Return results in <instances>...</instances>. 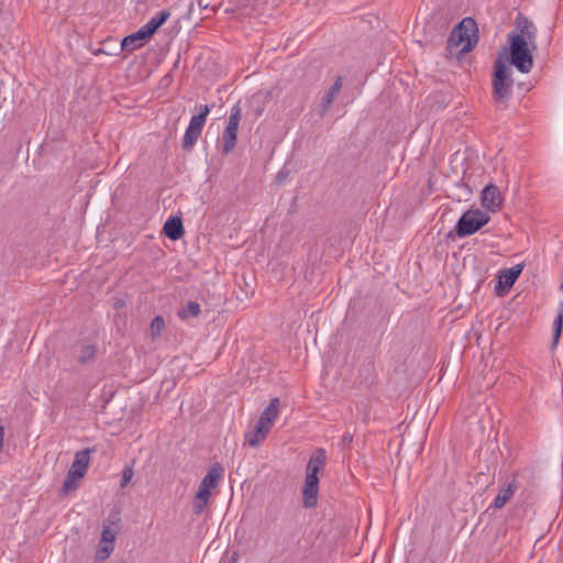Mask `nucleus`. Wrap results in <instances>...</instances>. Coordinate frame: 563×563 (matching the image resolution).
Masks as SVG:
<instances>
[{
  "label": "nucleus",
  "mask_w": 563,
  "mask_h": 563,
  "mask_svg": "<svg viewBox=\"0 0 563 563\" xmlns=\"http://www.w3.org/2000/svg\"><path fill=\"white\" fill-rule=\"evenodd\" d=\"M517 29L519 32L508 34L509 48L504 53L509 54L508 58L520 73L527 74L533 66V51L536 48V26L525 18H518Z\"/></svg>",
  "instance_id": "obj_1"
},
{
  "label": "nucleus",
  "mask_w": 563,
  "mask_h": 563,
  "mask_svg": "<svg viewBox=\"0 0 563 563\" xmlns=\"http://www.w3.org/2000/svg\"><path fill=\"white\" fill-rule=\"evenodd\" d=\"M343 79L342 77H338L333 85L330 87L328 92L321 98L319 106H318V114L320 117H323L329 109L331 108L334 99L339 95L341 88H342Z\"/></svg>",
  "instance_id": "obj_11"
},
{
  "label": "nucleus",
  "mask_w": 563,
  "mask_h": 563,
  "mask_svg": "<svg viewBox=\"0 0 563 563\" xmlns=\"http://www.w3.org/2000/svg\"><path fill=\"white\" fill-rule=\"evenodd\" d=\"M201 307L197 301H188L185 306H183L178 312L177 316L179 319L187 321L190 318H196L200 314Z\"/></svg>",
  "instance_id": "obj_20"
},
{
  "label": "nucleus",
  "mask_w": 563,
  "mask_h": 563,
  "mask_svg": "<svg viewBox=\"0 0 563 563\" xmlns=\"http://www.w3.org/2000/svg\"><path fill=\"white\" fill-rule=\"evenodd\" d=\"M562 328H563V302H561L558 316L553 321V340H552L553 349L559 344L560 336L562 333Z\"/></svg>",
  "instance_id": "obj_22"
},
{
  "label": "nucleus",
  "mask_w": 563,
  "mask_h": 563,
  "mask_svg": "<svg viewBox=\"0 0 563 563\" xmlns=\"http://www.w3.org/2000/svg\"><path fill=\"white\" fill-rule=\"evenodd\" d=\"M517 490V485L515 482L505 484L497 496L495 497L492 506L496 509L503 508L514 496Z\"/></svg>",
  "instance_id": "obj_16"
},
{
  "label": "nucleus",
  "mask_w": 563,
  "mask_h": 563,
  "mask_svg": "<svg viewBox=\"0 0 563 563\" xmlns=\"http://www.w3.org/2000/svg\"><path fill=\"white\" fill-rule=\"evenodd\" d=\"M213 104H205L199 107V113L190 119L183 137V148L189 151L198 141L201 131L206 124L208 114L210 113Z\"/></svg>",
  "instance_id": "obj_3"
},
{
  "label": "nucleus",
  "mask_w": 563,
  "mask_h": 563,
  "mask_svg": "<svg viewBox=\"0 0 563 563\" xmlns=\"http://www.w3.org/2000/svg\"><path fill=\"white\" fill-rule=\"evenodd\" d=\"M210 490L211 489L199 485L192 503V510L196 515L202 514L206 509L210 498Z\"/></svg>",
  "instance_id": "obj_18"
},
{
  "label": "nucleus",
  "mask_w": 563,
  "mask_h": 563,
  "mask_svg": "<svg viewBox=\"0 0 563 563\" xmlns=\"http://www.w3.org/2000/svg\"><path fill=\"white\" fill-rule=\"evenodd\" d=\"M163 231L164 234L172 241L179 240L184 235V225L181 219L178 217L169 218L165 222Z\"/></svg>",
  "instance_id": "obj_14"
},
{
  "label": "nucleus",
  "mask_w": 563,
  "mask_h": 563,
  "mask_svg": "<svg viewBox=\"0 0 563 563\" xmlns=\"http://www.w3.org/2000/svg\"><path fill=\"white\" fill-rule=\"evenodd\" d=\"M93 451V449H85L81 451H78L75 454L73 464L69 468V471H76L79 473H82V477L86 475L89 464H90V453Z\"/></svg>",
  "instance_id": "obj_15"
},
{
  "label": "nucleus",
  "mask_w": 563,
  "mask_h": 563,
  "mask_svg": "<svg viewBox=\"0 0 563 563\" xmlns=\"http://www.w3.org/2000/svg\"><path fill=\"white\" fill-rule=\"evenodd\" d=\"M165 328V320L162 316H156L151 322V335L155 340L162 333Z\"/></svg>",
  "instance_id": "obj_25"
},
{
  "label": "nucleus",
  "mask_w": 563,
  "mask_h": 563,
  "mask_svg": "<svg viewBox=\"0 0 563 563\" xmlns=\"http://www.w3.org/2000/svg\"><path fill=\"white\" fill-rule=\"evenodd\" d=\"M279 404V398L276 397L271 399L268 406L261 413L257 421L263 422V424L272 429L273 422L278 416Z\"/></svg>",
  "instance_id": "obj_17"
},
{
  "label": "nucleus",
  "mask_w": 563,
  "mask_h": 563,
  "mask_svg": "<svg viewBox=\"0 0 563 563\" xmlns=\"http://www.w3.org/2000/svg\"><path fill=\"white\" fill-rule=\"evenodd\" d=\"M151 37L152 35L146 31L144 26H142L136 32L123 37L121 42V48L122 51L132 53L135 49L142 47Z\"/></svg>",
  "instance_id": "obj_10"
},
{
  "label": "nucleus",
  "mask_w": 563,
  "mask_h": 563,
  "mask_svg": "<svg viewBox=\"0 0 563 563\" xmlns=\"http://www.w3.org/2000/svg\"><path fill=\"white\" fill-rule=\"evenodd\" d=\"M327 463V453L324 449H317L310 456L306 467V478L302 488V504L306 508H312L317 505L319 492L318 474L323 470Z\"/></svg>",
  "instance_id": "obj_2"
},
{
  "label": "nucleus",
  "mask_w": 563,
  "mask_h": 563,
  "mask_svg": "<svg viewBox=\"0 0 563 563\" xmlns=\"http://www.w3.org/2000/svg\"><path fill=\"white\" fill-rule=\"evenodd\" d=\"M96 346L91 344L82 345L78 355V361L82 364L91 362L96 356Z\"/></svg>",
  "instance_id": "obj_24"
},
{
  "label": "nucleus",
  "mask_w": 563,
  "mask_h": 563,
  "mask_svg": "<svg viewBox=\"0 0 563 563\" xmlns=\"http://www.w3.org/2000/svg\"><path fill=\"white\" fill-rule=\"evenodd\" d=\"M114 540H115V531L112 530L110 527H103L102 532H101L100 542L109 543V544L113 545Z\"/></svg>",
  "instance_id": "obj_27"
},
{
  "label": "nucleus",
  "mask_w": 563,
  "mask_h": 563,
  "mask_svg": "<svg viewBox=\"0 0 563 563\" xmlns=\"http://www.w3.org/2000/svg\"><path fill=\"white\" fill-rule=\"evenodd\" d=\"M504 196L496 185L489 184L485 186L481 194V202L484 211L496 213L504 205Z\"/></svg>",
  "instance_id": "obj_8"
},
{
  "label": "nucleus",
  "mask_w": 563,
  "mask_h": 563,
  "mask_svg": "<svg viewBox=\"0 0 563 563\" xmlns=\"http://www.w3.org/2000/svg\"><path fill=\"white\" fill-rule=\"evenodd\" d=\"M479 42V30L472 18L460 21V54L470 53Z\"/></svg>",
  "instance_id": "obj_7"
},
{
  "label": "nucleus",
  "mask_w": 563,
  "mask_h": 563,
  "mask_svg": "<svg viewBox=\"0 0 563 563\" xmlns=\"http://www.w3.org/2000/svg\"><path fill=\"white\" fill-rule=\"evenodd\" d=\"M132 477H133V468L130 466L124 467L122 471L120 486L122 488L125 487L131 482Z\"/></svg>",
  "instance_id": "obj_28"
},
{
  "label": "nucleus",
  "mask_w": 563,
  "mask_h": 563,
  "mask_svg": "<svg viewBox=\"0 0 563 563\" xmlns=\"http://www.w3.org/2000/svg\"><path fill=\"white\" fill-rule=\"evenodd\" d=\"M82 478V473L76 472V471H69L67 472L66 478L63 483V487L60 492L63 494H67L71 490L77 489L79 485V481Z\"/></svg>",
  "instance_id": "obj_21"
},
{
  "label": "nucleus",
  "mask_w": 563,
  "mask_h": 563,
  "mask_svg": "<svg viewBox=\"0 0 563 563\" xmlns=\"http://www.w3.org/2000/svg\"><path fill=\"white\" fill-rule=\"evenodd\" d=\"M242 119V110L239 103L234 104L229 114L227 126L222 133L221 146L222 153L228 155L236 146L238 130Z\"/></svg>",
  "instance_id": "obj_4"
},
{
  "label": "nucleus",
  "mask_w": 563,
  "mask_h": 563,
  "mask_svg": "<svg viewBox=\"0 0 563 563\" xmlns=\"http://www.w3.org/2000/svg\"><path fill=\"white\" fill-rule=\"evenodd\" d=\"M490 220L489 214L478 208L470 209L460 217V238L479 231Z\"/></svg>",
  "instance_id": "obj_5"
},
{
  "label": "nucleus",
  "mask_w": 563,
  "mask_h": 563,
  "mask_svg": "<svg viewBox=\"0 0 563 563\" xmlns=\"http://www.w3.org/2000/svg\"><path fill=\"white\" fill-rule=\"evenodd\" d=\"M523 267V264H517L510 268L499 271L496 292L498 295H504L506 291H508L522 273Z\"/></svg>",
  "instance_id": "obj_9"
},
{
  "label": "nucleus",
  "mask_w": 563,
  "mask_h": 563,
  "mask_svg": "<svg viewBox=\"0 0 563 563\" xmlns=\"http://www.w3.org/2000/svg\"><path fill=\"white\" fill-rule=\"evenodd\" d=\"M512 80L509 67L499 57L495 63V71L493 77L494 95L498 99L506 98L511 89Z\"/></svg>",
  "instance_id": "obj_6"
},
{
  "label": "nucleus",
  "mask_w": 563,
  "mask_h": 563,
  "mask_svg": "<svg viewBox=\"0 0 563 563\" xmlns=\"http://www.w3.org/2000/svg\"><path fill=\"white\" fill-rule=\"evenodd\" d=\"M113 549L114 547L112 544L99 542L98 549L96 551V559L99 561L108 559L111 555Z\"/></svg>",
  "instance_id": "obj_26"
},
{
  "label": "nucleus",
  "mask_w": 563,
  "mask_h": 563,
  "mask_svg": "<svg viewBox=\"0 0 563 563\" xmlns=\"http://www.w3.org/2000/svg\"><path fill=\"white\" fill-rule=\"evenodd\" d=\"M223 466L220 463H214L210 466L208 473L205 475L199 485L209 489H213L218 486L219 481L223 476Z\"/></svg>",
  "instance_id": "obj_13"
},
{
  "label": "nucleus",
  "mask_w": 563,
  "mask_h": 563,
  "mask_svg": "<svg viewBox=\"0 0 563 563\" xmlns=\"http://www.w3.org/2000/svg\"><path fill=\"white\" fill-rule=\"evenodd\" d=\"M446 51L450 57L457 56V24H455L448 38Z\"/></svg>",
  "instance_id": "obj_23"
},
{
  "label": "nucleus",
  "mask_w": 563,
  "mask_h": 563,
  "mask_svg": "<svg viewBox=\"0 0 563 563\" xmlns=\"http://www.w3.org/2000/svg\"><path fill=\"white\" fill-rule=\"evenodd\" d=\"M271 428L263 424V422H256L251 431L245 433V442L252 446H257L263 440L266 439Z\"/></svg>",
  "instance_id": "obj_12"
},
{
  "label": "nucleus",
  "mask_w": 563,
  "mask_h": 563,
  "mask_svg": "<svg viewBox=\"0 0 563 563\" xmlns=\"http://www.w3.org/2000/svg\"><path fill=\"white\" fill-rule=\"evenodd\" d=\"M454 232H457V224H455L454 228L449 231L448 238H452L454 235Z\"/></svg>",
  "instance_id": "obj_29"
},
{
  "label": "nucleus",
  "mask_w": 563,
  "mask_h": 563,
  "mask_svg": "<svg viewBox=\"0 0 563 563\" xmlns=\"http://www.w3.org/2000/svg\"><path fill=\"white\" fill-rule=\"evenodd\" d=\"M169 10H161L155 13L150 21L143 25L146 31L153 36L155 32L170 18Z\"/></svg>",
  "instance_id": "obj_19"
}]
</instances>
